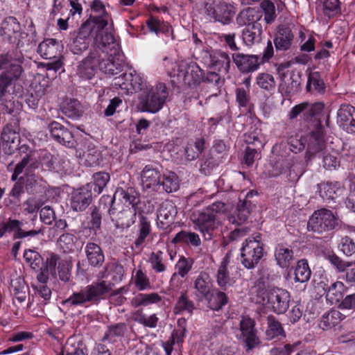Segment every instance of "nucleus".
<instances>
[{
    "label": "nucleus",
    "mask_w": 355,
    "mask_h": 355,
    "mask_svg": "<svg viewBox=\"0 0 355 355\" xmlns=\"http://www.w3.org/2000/svg\"><path fill=\"white\" fill-rule=\"evenodd\" d=\"M111 290V283L105 281L94 282L79 291L74 292L64 301V303L71 306H87L89 304H98L101 300L105 298Z\"/></svg>",
    "instance_id": "1"
},
{
    "label": "nucleus",
    "mask_w": 355,
    "mask_h": 355,
    "mask_svg": "<svg viewBox=\"0 0 355 355\" xmlns=\"http://www.w3.org/2000/svg\"><path fill=\"white\" fill-rule=\"evenodd\" d=\"M96 29L93 32L94 50L102 53L114 54L119 47V44L113 33L109 30L106 16H92Z\"/></svg>",
    "instance_id": "2"
},
{
    "label": "nucleus",
    "mask_w": 355,
    "mask_h": 355,
    "mask_svg": "<svg viewBox=\"0 0 355 355\" xmlns=\"http://www.w3.org/2000/svg\"><path fill=\"white\" fill-rule=\"evenodd\" d=\"M342 222L331 210L322 208L315 210L309 217L307 230L318 234H322L341 229Z\"/></svg>",
    "instance_id": "3"
},
{
    "label": "nucleus",
    "mask_w": 355,
    "mask_h": 355,
    "mask_svg": "<svg viewBox=\"0 0 355 355\" xmlns=\"http://www.w3.org/2000/svg\"><path fill=\"white\" fill-rule=\"evenodd\" d=\"M263 243L261 235L254 234L247 238L241 248L242 265L247 269H254L263 257Z\"/></svg>",
    "instance_id": "4"
},
{
    "label": "nucleus",
    "mask_w": 355,
    "mask_h": 355,
    "mask_svg": "<svg viewBox=\"0 0 355 355\" xmlns=\"http://www.w3.org/2000/svg\"><path fill=\"white\" fill-rule=\"evenodd\" d=\"M168 96V89L164 83H157L140 97L143 112L157 113L163 107Z\"/></svg>",
    "instance_id": "5"
},
{
    "label": "nucleus",
    "mask_w": 355,
    "mask_h": 355,
    "mask_svg": "<svg viewBox=\"0 0 355 355\" xmlns=\"http://www.w3.org/2000/svg\"><path fill=\"white\" fill-rule=\"evenodd\" d=\"M259 303L267 304L268 307L277 314L284 313L289 307L291 295L288 291L278 287H270L264 292L258 293Z\"/></svg>",
    "instance_id": "6"
},
{
    "label": "nucleus",
    "mask_w": 355,
    "mask_h": 355,
    "mask_svg": "<svg viewBox=\"0 0 355 355\" xmlns=\"http://www.w3.org/2000/svg\"><path fill=\"white\" fill-rule=\"evenodd\" d=\"M173 83H183L189 87L198 85L203 80V71L196 62H182L170 72Z\"/></svg>",
    "instance_id": "7"
},
{
    "label": "nucleus",
    "mask_w": 355,
    "mask_h": 355,
    "mask_svg": "<svg viewBox=\"0 0 355 355\" xmlns=\"http://www.w3.org/2000/svg\"><path fill=\"white\" fill-rule=\"evenodd\" d=\"M105 201L108 200L110 207L107 213L117 228H128L136 220L137 209L128 205H116L115 197H104Z\"/></svg>",
    "instance_id": "8"
},
{
    "label": "nucleus",
    "mask_w": 355,
    "mask_h": 355,
    "mask_svg": "<svg viewBox=\"0 0 355 355\" xmlns=\"http://www.w3.org/2000/svg\"><path fill=\"white\" fill-rule=\"evenodd\" d=\"M96 25L93 17L90 16L81 24L78 31L71 33L69 48L73 54H81L89 48L91 44V37H93V32L96 29Z\"/></svg>",
    "instance_id": "9"
},
{
    "label": "nucleus",
    "mask_w": 355,
    "mask_h": 355,
    "mask_svg": "<svg viewBox=\"0 0 355 355\" xmlns=\"http://www.w3.org/2000/svg\"><path fill=\"white\" fill-rule=\"evenodd\" d=\"M191 219L195 229L200 231L206 240H211L217 234L220 222L209 209H204L202 211L193 212Z\"/></svg>",
    "instance_id": "10"
},
{
    "label": "nucleus",
    "mask_w": 355,
    "mask_h": 355,
    "mask_svg": "<svg viewBox=\"0 0 355 355\" xmlns=\"http://www.w3.org/2000/svg\"><path fill=\"white\" fill-rule=\"evenodd\" d=\"M23 62L24 55L21 51H12L0 54V71L3 69L0 74L13 82L18 80L24 72Z\"/></svg>",
    "instance_id": "11"
},
{
    "label": "nucleus",
    "mask_w": 355,
    "mask_h": 355,
    "mask_svg": "<svg viewBox=\"0 0 355 355\" xmlns=\"http://www.w3.org/2000/svg\"><path fill=\"white\" fill-rule=\"evenodd\" d=\"M203 10L210 19L223 24H229L235 14L234 7L224 0H206Z\"/></svg>",
    "instance_id": "12"
},
{
    "label": "nucleus",
    "mask_w": 355,
    "mask_h": 355,
    "mask_svg": "<svg viewBox=\"0 0 355 355\" xmlns=\"http://www.w3.org/2000/svg\"><path fill=\"white\" fill-rule=\"evenodd\" d=\"M282 64L277 67V73L280 79L278 91L282 96L290 98L296 94L300 89V76L294 71L286 70Z\"/></svg>",
    "instance_id": "13"
},
{
    "label": "nucleus",
    "mask_w": 355,
    "mask_h": 355,
    "mask_svg": "<svg viewBox=\"0 0 355 355\" xmlns=\"http://www.w3.org/2000/svg\"><path fill=\"white\" fill-rule=\"evenodd\" d=\"M14 232V239H19L43 234L44 228L36 227L34 224L33 228H31V225L28 227H25L22 221L17 219L9 218L6 222L0 223V238H2L6 232Z\"/></svg>",
    "instance_id": "14"
},
{
    "label": "nucleus",
    "mask_w": 355,
    "mask_h": 355,
    "mask_svg": "<svg viewBox=\"0 0 355 355\" xmlns=\"http://www.w3.org/2000/svg\"><path fill=\"white\" fill-rule=\"evenodd\" d=\"M19 119H10V121L3 128L1 140L5 153L11 155L20 144Z\"/></svg>",
    "instance_id": "15"
},
{
    "label": "nucleus",
    "mask_w": 355,
    "mask_h": 355,
    "mask_svg": "<svg viewBox=\"0 0 355 355\" xmlns=\"http://www.w3.org/2000/svg\"><path fill=\"white\" fill-rule=\"evenodd\" d=\"M59 43L55 39L49 38L42 42L37 47V53L44 59L54 61L47 62L46 67L47 71L56 72L62 67V62L60 60V52Z\"/></svg>",
    "instance_id": "16"
},
{
    "label": "nucleus",
    "mask_w": 355,
    "mask_h": 355,
    "mask_svg": "<svg viewBox=\"0 0 355 355\" xmlns=\"http://www.w3.org/2000/svg\"><path fill=\"white\" fill-rule=\"evenodd\" d=\"M324 107V105L321 102L314 103L303 102L292 107L288 116L290 120H293L302 114V119L305 121L316 120L323 111Z\"/></svg>",
    "instance_id": "17"
},
{
    "label": "nucleus",
    "mask_w": 355,
    "mask_h": 355,
    "mask_svg": "<svg viewBox=\"0 0 355 355\" xmlns=\"http://www.w3.org/2000/svg\"><path fill=\"white\" fill-rule=\"evenodd\" d=\"M239 329L241 333L240 339L245 343L247 352L259 345L261 342L252 319L243 317L239 322Z\"/></svg>",
    "instance_id": "18"
},
{
    "label": "nucleus",
    "mask_w": 355,
    "mask_h": 355,
    "mask_svg": "<svg viewBox=\"0 0 355 355\" xmlns=\"http://www.w3.org/2000/svg\"><path fill=\"white\" fill-rule=\"evenodd\" d=\"M92 184H85L74 189L71 196V208L75 211H85L92 203L93 191L91 190Z\"/></svg>",
    "instance_id": "19"
},
{
    "label": "nucleus",
    "mask_w": 355,
    "mask_h": 355,
    "mask_svg": "<svg viewBox=\"0 0 355 355\" xmlns=\"http://www.w3.org/2000/svg\"><path fill=\"white\" fill-rule=\"evenodd\" d=\"M232 59L238 69L243 73L255 71L261 64V57L257 55L236 52L232 54Z\"/></svg>",
    "instance_id": "20"
},
{
    "label": "nucleus",
    "mask_w": 355,
    "mask_h": 355,
    "mask_svg": "<svg viewBox=\"0 0 355 355\" xmlns=\"http://www.w3.org/2000/svg\"><path fill=\"white\" fill-rule=\"evenodd\" d=\"M100 52L92 50L87 58L79 62L77 68V75L83 80L92 79L99 65Z\"/></svg>",
    "instance_id": "21"
},
{
    "label": "nucleus",
    "mask_w": 355,
    "mask_h": 355,
    "mask_svg": "<svg viewBox=\"0 0 355 355\" xmlns=\"http://www.w3.org/2000/svg\"><path fill=\"white\" fill-rule=\"evenodd\" d=\"M178 214L175 204L171 200L163 202L157 214V226L159 229L167 230L173 224L175 217Z\"/></svg>",
    "instance_id": "22"
},
{
    "label": "nucleus",
    "mask_w": 355,
    "mask_h": 355,
    "mask_svg": "<svg viewBox=\"0 0 355 355\" xmlns=\"http://www.w3.org/2000/svg\"><path fill=\"white\" fill-rule=\"evenodd\" d=\"M250 197H252V194L248 193L243 200H239L236 209L229 216V221L231 223L239 225L248 220L252 209L255 207V205L249 199Z\"/></svg>",
    "instance_id": "23"
},
{
    "label": "nucleus",
    "mask_w": 355,
    "mask_h": 355,
    "mask_svg": "<svg viewBox=\"0 0 355 355\" xmlns=\"http://www.w3.org/2000/svg\"><path fill=\"white\" fill-rule=\"evenodd\" d=\"M337 123L347 132L355 134V107L342 104L337 112Z\"/></svg>",
    "instance_id": "24"
},
{
    "label": "nucleus",
    "mask_w": 355,
    "mask_h": 355,
    "mask_svg": "<svg viewBox=\"0 0 355 355\" xmlns=\"http://www.w3.org/2000/svg\"><path fill=\"white\" fill-rule=\"evenodd\" d=\"M137 228V237L132 245V249L140 252L152 231L150 221L148 218L142 214H139Z\"/></svg>",
    "instance_id": "25"
},
{
    "label": "nucleus",
    "mask_w": 355,
    "mask_h": 355,
    "mask_svg": "<svg viewBox=\"0 0 355 355\" xmlns=\"http://www.w3.org/2000/svg\"><path fill=\"white\" fill-rule=\"evenodd\" d=\"M49 128L51 137L58 143L68 148L76 146V141L73 134L61 123L53 121L49 124Z\"/></svg>",
    "instance_id": "26"
},
{
    "label": "nucleus",
    "mask_w": 355,
    "mask_h": 355,
    "mask_svg": "<svg viewBox=\"0 0 355 355\" xmlns=\"http://www.w3.org/2000/svg\"><path fill=\"white\" fill-rule=\"evenodd\" d=\"M162 173V167L158 164L153 163L145 166L141 173L144 187L146 188L153 187L156 190L160 182Z\"/></svg>",
    "instance_id": "27"
},
{
    "label": "nucleus",
    "mask_w": 355,
    "mask_h": 355,
    "mask_svg": "<svg viewBox=\"0 0 355 355\" xmlns=\"http://www.w3.org/2000/svg\"><path fill=\"white\" fill-rule=\"evenodd\" d=\"M324 148L323 127L317 120L315 128L310 132L307 139V153L313 155Z\"/></svg>",
    "instance_id": "28"
},
{
    "label": "nucleus",
    "mask_w": 355,
    "mask_h": 355,
    "mask_svg": "<svg viewBox=\"0 0 355 355\" xmlns=\"http://www.w3.org/2000/svg\"><path fill=\"white\" fill-rule=\"evenodd\" d=\"M294 35L291 29L283 24L278 26L275 33L273 42L277 51L288 50L293 43Z\"/></svg>",
    "instance_id": "29"
},
{
    "label": "nucleus",
    "mask_w": 355,
    "mask_h": 355,
    "mask_svg": "<svg viewBox=\"0 0 355 355\" xmlns=\"http://www.w3.org/2000/svg\"><path fill=\"white\" fill-rule=\"evenodd\" d=\"M84 251L91 266L99 268L104 263V253L98 244L94 242H87L84 248Z\"/></svg>",
    "instance_id": "30"
},
{
    "label": "nucleus",
    "mask_w": 355,
    "mask_h": 355,
    "mask_svg": "<svg viewBox=\"0 0 355 355\" xmlns=\"http://www.w3.org/2000/svg\"><path fill=\"white\" fill-rule=\"evenodd\" d=\"M263 12L254 8H248L241 10L236 17V22L239 26L260 25Z\"/></svg>",
    "instance_id": "31"
},
{
    "label": "nucleus",
    "mask_w": 355,
    "mask_h": 355,
    "mask_svg": "<svg viewBox=\"0 0 355 355\" xmlns=\"http://www.w3.org/2000/svg\"><path fill=\"white\" fill-rule=\"evenodd\" d=\"M275 257L277 264L282 268H288L295 259L292 248L286 245L278 244L275 249Z\"/></svg>",
    "instance_id": "32"
},
{
    "label": "nucleus",
    "mask_w": 355,
    "mask_h": 355,
    "mask_svg": "<svg viewBox=\"0 0 355 355\" xmlns=\"http://www.w3.org/2000/svg\"><path fill=\"white\" fill-rule=\"evenodd\" d=\"M263 28L260 25H250L245 26L241 33L243 43L248 46L259 44L262 40Z\"/></svg>",
    "instance_id": "33"
},
{
    "label": "nucleus",
    "mask_w": 355,
    "mask_h": 355,
    "mask_svg": "<svg viewBox=\"0 0 355 355\" xmlns=\"http://www.w3.org/2000/svg\"><path fill=\"white\" fill-rule=\"evenodd\" d=\"M209 66L220 72L227 73L231 65V58L228 53L218 51L209 55Z\"/></svg>",
    "instance_id": "34"
},
{
    "label": "nucleus",
    "mask_w": 355,
    "mask_h": 355,
    "mask_svg": "<svg viewBox=\"0 0 355 355\" xmlns=\"http://www.w3.org/2000/svg\"><path fill=\"white\" fill-rule=\"evenodd\" d=\"M146 24L150 33H155L157 35L163 34L167 37L171 36V40H173L172 27L167 22L151 16L146 20Z\"/></svg>",
    "instance_id": "35"
},
{
    "label": "nucleus",
    "mask_w": 355,
    "mask_h": 355,
    "mask_svg": "<svg viewBox=\"0 0 355 355\" xmlns=\"http://www.w3.org/2000/svg\"><path fill=\"white\" fill-rule=\"evenodd\" d=\"M179 189V179L177 175L172 171L163 173L156 191H165L170 193Z\"/></svg>",
    "instance_id": "36"
},
{
    "label": "nucleus",
    "mask_w": 355,
    "mask_h": 355,
    "mask_svg": "<svg viewBox=\"0 0 355 355\" xmlns=\"http://www.w3.org/2000/svg\"><path fill=\"white\" fill-rule=\"evenodd\" d=\"M229 257L225 256L218 268L216 274V282L218 286L223 290H227L231 286L234 281L230 275V272L227 269L229 264Z\"/></svg>",
    "instance_id": "37"
},
{
    "label": "nucleus",
    "mask_w": 355,
    "mask_h": 355,
    "mask_svg": "<svg viewBox=\"0 0 355 355\" xmlns=\"http://www.w3.org/2000/svg\"><path fill=\"white\" fill-rule=\"evenodd\" d=\"M318 188L320 196L326 200L335 199L343 191V188L338 182H322L318 185Z\"/></svg>",
    "instance_id": "38"
},
{
    "label": "nucleus",
    "mask_w": 355,
    "mask_h": 355,
    "mask_svg": "<svg viewBox=\"0 0 355 355\" xmlns=\"http://www.w3.org/2000/svg\"><path fill=\"white\" fill-rule=\"evenodd\" d=\"M344 318L345 315L339 311L331 309L322 315L318 325L322 330L327 331L338 326Z\"/></svg>",
    "instance_id": "39"
},
{
    "label": "nucleus",
    "mask_w": 355,
    "mask_h": 355,
    "mask_svg": "<svg viewBox=\"0 0 355 355\" xmlns=\"http://www.w3.org/2000/svg\"><path fill=\"white\" fill-rule=\"evenodd\" d=\"M28 167L30 169H35L39 167L37 153H31L25 155L21 160L15 166L14 172L12 175V180H15L17 177L23 173L24 168Z\"/></svg>",
    "instance_id": "40"
},
{
    "label": "nucleus",
    "mask_w": 355,
    "mask_h": 355,
    "mask_svg": "<svg viewBox=\"0 0 355 355\" xmlns=\"http://www.w3.org/2000/svg\"><path fill=\"white\" fill-rule=\"evenodd\" d=\"M62 113L69 118L77 120L83 114L81 103L75 98L67 99L62 105Z\"/></svg>",
    "instance_id": "41"
},
{
    "label": "nucleus",
    "mask_w": 355,
    "mask_h": 355,
    "mask_svg": "<svg viewBox=\"0 0 355 355\" xmlns=\"http://www.w3.org/2000/svg\"><path fill=\"white\" fill-rule=\"evenodd\" d=\"M205 148V140L203 138H196L194 141L189 142L184 147V154L187 161L197 159Z\"/></svg>",
    "instance_id": "42"
},
{
    "label": "nucleus",
    "mask_w": 355,
    "mask_h": 355,
    "mask_svg": "<svg viewBox=\"0 0 355 355\" xmlns=\"http://www.w3.org/2000/svg\"><path fill=\"white\" fill-rule=\"evenodd\" d=\"M171 243L173 244L182 243L193 247H198L200 245L201 241L199 235L195 232L182 230L177 233L172 239Z\"/></svg>",
    "instance_id": "43"
},
{
    "label": "nucleus",
    "mask_w": 355,
    "mask_h": 355,
    "mask_svg": "<svg viewBox=\"0 0 355 355\" xmlns=\"http://www.w3.org/2000/svg\"><path fill=\"white\" fill-rule=\"evenodd\" d=\"M14 97L12 94L6 96L3 98L0 97V107L1 110L10 115L12 118H19L18 115L20 113L21 105L19 101L13 100Z\"/></svg>",
    "instance_id": "44"
},
{
    "label": "nucleus",
    "mask_w": 355,
    "mask_h": 355,
    "mask_svg": "<svg viewBox=\"0 0 355 355\" xmlns=\"http://www.w3.org/2000/svg\"><path fill=\"white\" fill-rule=\"evenodd\" d=\"M256 83L261 89L268 94H273L276 88L274 76L266 72L259 73L257 76Z\"/></svg>",
    "instance_id": "45"
},
{
    "label": "nucleus",
    "mask_w": 355,
    "mask_h": 355,
    "mask_svg": "<svg viewBox=\"0 0 355 355\" xmlns=\"http://www.w3.org/2000/svg\"><path fill=\"white\" fill-rule=\"evenodd\" d=\"M268 328L266 335L268 340L285 337V331L282 324L273 316L269 315L267 318Z\"/></svg>",
    "instance_id": "46"
},
{
    "label": "nucleus",
    "mask_w": 355,
    "mask_h": 355,
    "mask_svg": "<svg viewBox=\"0 0 355 355\" xmlns=\"http://www.w3.org/2000/svg\"><path fill=\"white\" fill-rule=\"evenodd\" d=\"M116 196L123 199L125 203H128V206L131 205V207L135 209L140 202L139 194L132 187L127 189H117L113 197Z\"/></svg>",
    "instance_id": "47"
},
{
    "label": "nucleus",
    "mask_w": 355,
    "mask_h": 355,
    "mask_svg": "<svg viewBox=\"0 0 355 355\" xmlns=\"http://www.w3.org/2000/svg\"><path fill=\"white\" fill-rule=\"evenodd\" d=\"M326 86L322 76L318 71H313L309 74L306 89L308 92H316L322 94L325 92Z\"/></svg>",
    "instance_id": "48"
},
{
    "label": "nucleus",
    "mask_w": 355,
    "mask_h": 355,
    "mask_svg": "<svg viewBox=\"0 0 355 355\" xmlns=\"http://www.w3.org/2000/svg\"><path fill=\"white\" fill-rule=\"evenodd\" d=\"M318 9L321 10L324 16L329 18L334 17L340 12L339 0H320L318 4Z\"/></svg>",
    "instance_id": "49"
},
{
    "label": "nucleus",
    "mask_w": 355,
    "mask_h": 355,
    "mask_svg": "<svg viewBox=\"0 0 355 355\" xmlns=\"http://www.w3.org/2000/svg\"><path fill=\"white\" fill-rule=\"evenodd\" d=\"M103 57H102L101 53H100L99 57V65H98V68L105 73L109 75H116L121 71V66L120 64H116L113 61H112L107 55L109 54L103 53Z\"/></svg>",
    "instance_id": "50"
},
{
    "label": "nucleus",
    "mask_w": 355,
    "mask_h": 355,
    "mask_svg": "<svg viewBox=\"0 0 355 355\" xmlns=\"http://www.w3.org/2000/svg\"><path fill=\"white\" fill-rule=\"evenodd\" d=\"M205 298L208 301V306L214 311L221 309L227 303V297L222 291H213Z\"/></svg>",
    "instance_id": "51"
},
{
    "label": "nucleus",
    "mask_w": 355,
    "mask_h": 355,
    "mask_svg": "<svg viewBox=\"0 0 355 355\" xmlns=\"http://www.w3.org/2000/svg\"><path fill=\"white\" fill-rule=\"evenodd\" d=\"M105 207L102 206L101 202L98 207H94L90 214L89 222V229L95 234L101 230L103 215Z\"/></svg>",
    "instance_id": "52"
},
{
    "label": "nucleus",
    "mask_w": 355,
    "mask_h": 355,
    "mask_svg": "<svg viewBox=\"0 0 355 355\" xmlns=\"http://www.w3.org/2000/svg\"><path fill=\"white\" fill-rule=\"evenodd\" d=\"M162 300V297L157 293H139L132 300V304L135 307L140 306H148L157 303Z\"/></svg>",
    "instance_id": "53"
},
{
    "label": "nucleus",
    "mask_w": 355,
    "mask_h": 355,
    "mask_svg": "<svg viewBox=\"0 0 355 355\" xmlns=\"http://www.w3.org/2000/svg\"><path fill=\"white\" fill-rule=\"evenodd\" d=\"M311 275V269L306 259L297 261L295 269L294 279L296 282L304 283L309 280Z\"/></svg>",
    "instance_id": "54"
},
{
    "label": "nucleus",
    "mask_w": 355,
    "mask_h": 355,
    "mask_svg": "<svg viewBox=\"0 0 355 355\" xmlns=\"http://www.w3.org/2000/svg\"><path fill=\"white\" fill-rule=\"evenodd\" d=\"M194 287L199 293V297H207L211 289V282L208 274L200 273L195 281Z\"/></svg>",
    "instance_id": "55"
},
{
    "label": "nucleus",
    "mask_w": 355,
    "mask_h": 355,
    "mask_svg": "<svg viewBox=\"0 0 355 355\" xmlns=\"http://www.w3.org/2000/svg\"><path fill=\"white\" fill-rule=\"evenodd\" d=\"M93 179V182L87 183V184H92L91 190L99 194L107 185L110 180V175L107 173L98 172L94 174Z\"/></svg>",
    "instance_id": "56"
},
{
    "label": "nucleus",
    "mask_w": 355,
    "mask_h": 355,
    "mask_svg": "<svg viewBox=\"0 0 355 355\" xmlns=\"http://www.w3.org/2000/svg\"><path fill=\"white\" fill-rule=\"evenodd\" d=\"M345 286L341 282H334L329 291L326 293L327 299L332 304L339 302L343 298Z\"/></svg>",
    "instance_id": "57"
},
{
    "label": "nucleus",
    "mask_w": 355,
    "mask_h": 355,
    "mask_svg": "<svg viewBox=\"0 0 355 355\" xmlns=\"http://www.w3.org/2000/svg\"><path fill=\"white\" fill-rule=\"evenodd\" d=\"M24 258L30 267L35 270H38L42 268L44 260L42 256L36 251L33 250H26L24 253Z\"/></svg>",
    "instance_id": "58"
},
{
    "label": "nucleus",
    "mask_w": 355,
    "mask_h": 355,
    "mask_svg": "<svg viewBox=\"0 0 355 355\" xmlns=\"http://www.w3.org/2000/svg\"><path fill=\"white\" fill-rule=\"evenodd\" d=\"M300 164L296 163L293 159H286L281 161L276 162L275 164V169L277 171L275 173V175L289 172V175L291 176L292 172H295V168Z\"/></svg>",
    "instance_id": "59"
},
{
    "label": "nucleus",
    "mask_w": 355,
    "mask_h": 355,
    "mask_svg": "<svg viewBox=\"0 0 355 355\" xmlns=\"http://www.w3.org/2000/svg\"><path fill=\"white\" fill-rule=\"evenodd\" d=\"M128 330L127 324L123 322H119L107 327V329L105 333L104 340H111L116 337L124 336Z\"/></svg>",
    "instance_id": "60"
},
{
    "label": "nucleus",
    "mask_w": 355,
    "mask_h": 355,
    "mask_svg": "<svg viewBox=\"0 0 355 355\" xmlns=\"http://www.w3.org/2000/svg\"><path fill=\"white\" fill-rule=\"evenodd\" d=\"M39 166L42 165L46 170L53 171L55 169V164L57 158L46 150H42L37 153Z\"/></svg>",
    "instance_id": "61"
},
{
    "label": "nucleus",
    "mask_w": 355,
    "mask_h": 355,
    "mask_svg": "<svg viewBox=\"0 0 355 355\" xmlns=\"http://www.w3.org/2000/svg\"><path fill=\"white\" fill-rule=\"evenodd\" d=\"M194 309L193 302L188 298L185 293H182L178 299L173 311L175 314H179L182 311H187L191 314Z\"/></svg>",
    "instance_id": "62"
},
{
    "label": "nucleus",
    "mask_w": 355,
    "mask_h": 355,
    "mask_svg": "<svg viewBox=\"0 0 355 355\" xmlns=\"http://www.w3.org/2000/svg\"><path fill=\"white\" fill-rule=\"evenodd\" d=\"M76 237L70 233H64L60 236L58 243L64 252H73Z\"/></svg>",
    "instance_id": "63"
},
{
    "label": "nucleus",
    "mask_w": 355,
    "mask_h": 355,
    "mask_svg": "<svg viewBox=\"0 0 355 355\" xmlns=\"http://www.w3.org/2000/svg\"><path fill=\"white\" fill-rule=\"evenodd\" d=\"M261 8L264 12V21L266 24L273 23L277 17L274 3L270 0H263L261 2Z\"/></svg>",
    "instance_id": "64"
}]
</instances>
